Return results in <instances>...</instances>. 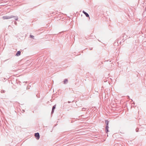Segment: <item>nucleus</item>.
<instances>
[{"label": "nucleus", "instance_id": "f257e3e1", "mask_svg": "<svg viewBox=\"0 0 146 146\" xmlns=\"http://www.w3.org/2000/svg\"><path fill=\"white\" fill-rule=\"evenodd\" d=\"M35 136L36 139L38 140L39 139L40 135L39 133H35Z\"/></svg>", "mask_w": 146, "mask_h": 146}, {"label": "nucleus", "instance_id": "f03ea898", "mask_svg": "<svg viewBox=\"0 0 146 146\" xmlns=\"http://www.w3.org/2000/svg\"><path fill=\"white\" fill-rule=\"evenodd\" d=\"M11 18H12V17L7 16H4L3 17V18L4 19H9Z\"/></svg>", "mask_w": 146, "mask_h": 146}, {"label": "nucleus", "instance_id": "7ed1b4c3", "mask_svg": "<svg viewBox=\"0 0 146 146\" xmlns=\"http://www.w3.org/2000/svg\"><path fill=\"white\" fill-rule=\"evenodd\" d=\"M83 13L86 15V17H89V15L86 12H85L84 11H83Z\"/></svg>", "mask_w": 146, "mask_h": 146}, {"label": "nucleus", "instance_id": "20e7f679", "mask_svg": "<svg viewBox=\"0 0 146 146\" xmlns=\"http://www.w3.org/2000/svg\"><path fill=\"white\" fill-rule=\"evenodd\" d=\"M21 54V52L19 51H18V52H17V53H16V56H19Z\"/></svg>", "mask_w": 146, "mask_h": 146}, {"label": "nucleus", "instance_id": "39448f33", "mask_svg": "<svg viewBox=\"0 0 146 146\" xmlns=\"http://www.w3.org/2000/svg\"><path fill=\"white\" fill-rule=\"evenodd\" d=\"M106 126H108L109 121H106Z\"/></svg>", "mask_w": 146, "mask_h": 146}, {"label": "nucleus", "instance_id": "423d86ee", "mask_svg": "<svg viewBox=\"0 0 146 146\" xmlns=\"http://www.w3.org/2000/svg\"><path fill=\"white\" fill-rule=\"evenodd\" d=\"M55 106H54L52 108V113H53L54 112V110L55 108Z\"/></svg>", "mask_w": 146, "mask_h": 146}, {"label": "nucleus", "instance_id": "0eeeda50", "mask_svg": "<svg viewBox=\"0 0 146 146\" xmlns=\"http://www.w3.org/2000/svg\"><path fill=\"white\" fill-rule=\"evenodd\" d=\"M68 82V80L67 79H65L64 81V84H66Z\"/></svg>", "mask_w": 146, "mask_h": 146}, {"label": "nucleus", "instance_id": "6e6552de", "mask_svg": "<svg viewBox=\"0 0 146 146\" xmlns=\"http://www.w3.org/2000/svg\"><path fill=\"white\" fill-rule=\"evenodd\" d=\"M108 126H106V130L107 132L108 131Z\"/></svg>", "mask_w": 146, "mask_h": 146}, {"label": "nucleus", "instance_id": "1a4fd4ad", "mask_svg": "<svg viewBox=\"0 0 146 146\" xmlns=\"http://www.w3.org/2000/svg\"><path fill=\"white\" fill-rule=\"evenodd\" d=\"M33 36H33V35H31V37H33Z\"/></svg>", "mask_w": 146, "mask_h": 146}]
</instances>
